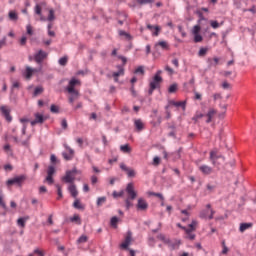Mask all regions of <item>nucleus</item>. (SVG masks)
<instances>
[{
  "label": "nucleus",
  "instance_id": "39448f33",
  "mask_svg": "<svg viewBox=\"0 0 256 256\" xmlns=\"http://www.w3.org/2000/svg\"><path fill=\"white\" fill-rule=\"evenodd\" d=\"M47 121V117H45L43 114L37 112L34 114V120L30 122V125L32 127H35V125H43Z\"/></svg>",
  "mask_w": 256,
  "mask_h": 256
},
{
  "label": "nucleus",
  "instance_id": "20e7f679",
  "mask_svg": "<svg viewBox=\"0 0 256 256\" xmlns=\"http://www.w3.org/2000/svg\"><path fill=\"white\" fill-rule=\"evenodd\" d=\"M27 177L25 175L16 176L14 178L8 179L6 181L7 187H11V185H17L18 187H23V181H25Z\"/></svg>",
  "mask_w": 256,
  "mask_h": 256
},
{
  "label": "nucleus",
  "instance_id": "2eb2a0df",
  "mask_svg": "<svg viewBox=\"0 0 256 256\" xmlns=\"http://www.w3.org/2000/svg\"><path fill=\"white\" fill-rule=\"evenodd\" d=\"M136 207L138 211H147V209H149V204L145 199L139 198Z\"/></svg>",
  "mask_w": 256,
  "mask_h": 256
},
{
  "label": "nucleus",
  "instance_id": "a18cd8bd",
  "mask_svg": "<svg viewBox=\"0 0 256 256\" xmlns=\"http://www.w3.org/2000/svg\"><path fill=\"white\" fill-rule=\"evenodd\" d=\"M56 189H57V193H58L57 199H62L63 198V190L61 189V185L56 184Z\"/></svg>",
  "mask_w": 256,
  "mask_h": 256
},
{
  "label": "nucleus",
  "instance_id": "603ef678",
  "mask_svg": "<svg viewBox=\"0 0 256 256\" xmlns=\"http://www.w3.org/2000/svg\"><path fill=\"white\" fill-rule=\"evenodd\" d=\"M50 111H51V113H59V106L52 104L50 106Z\"/></svg>",
  "mask_w": 256,
  "mask_h": 256
},
{
  "label": "nucleus",
  "instance_id": "393cba45",
  "mask_svg": "<svg viewBox=\"0 0 256 256\" xmlns=\"http://www.w3.org/2000/svg\"><path fill=\"white\" fill-rule=\"evenodd\" d=\"M147 29H149L150 31H153V29H155V31L153 32V35L155 37H157L159 35V32L161 31V28L159 26H153L151 24L147 25Z\"/></svg>",
  "mask_w": 256,
  "mask_h": 256
},
{
  "label": "nucleus",
  "instance_id": "ddd939ff",
  "mask_svg": "<svg viewBox=\"0 0 256 256\" xmlns=\"http://www.w3.org/2000/svg\"><path fill=\"white\" fill-rule=\"evenodd\" d=\"M47 55V52L39 50L38 53L35 54L34 59L36 63L41 64L43 63V60L47 59Z\"/></svg>",
  "mask_w": 256,
  "mask_h": 256
},
{
  "label": "nucleus",
  "instance_id": "aec40b11",
  "mask_svg": "<svg viewBox=\"0 0 256 256\" xmlns=\"http://www.w3.org/2000/svg\"><path fill=\"white\" fill-rule=\"evenodd\" d=\"M217 114V110L210 108L208 113L206 114L207 120L206 123H211L213 121V115Z\"/></svg>",
  "mask_w": 256,
  "mask_h": 256
},
{
  "label": "nucleus",
  "instance_id": "9d476101",
  "mask_svg": "<svg viewBox=\"0 0 256 256\" xmlns=\"http://www.w3.org/2000/svg\"><path fill=\"white\" fill-rule=\"evenodd\" d=\"M166 245L169 247L170 251H175L181 247V240H171V238H169V242L166 243Z\"/></svg>",
  "mask_w": 256,
  "mask_h": 256
},
{
  "label": "nucleus",
  "instance_id": "72a5a7b5",
  "mask_svg": "<svg viewBox=\"0 0 256 256\" xmlns=\"http://www.w3.org/2000/svg\"><path fill=\"white\" fill-rule=\"evenodd\" d=\"M70 221L72 223H77V225H81V217H79V215H77V214H75L73 217H71Z\"/></svg>",
  "mask_w": 256,
  "mask_h": 256
},
{
  "label": "nucleus",
  "instance_id": "7c9ffc66",
  "mask_svg": "<svg viewBox=\"0 0 256 256\" xmlns=\"http://www.w3.org/2000/svg\"><path fill=\"white\" fill-rule=\"evenodd\" d=\"M118 223H119V218L117 216H114L111 218V220H110L111 227H113L114 229H117Z\"/></svg>",
  "mask_w": 256,
  "mask_h": 256
},
{
  "label": "nucleus",
  "instance_id": "37998d69",
  "mask_svg": "<svg viewBox=\"0 0 256 256\" xmlns=\"http://www.w3.org/2000/svg\"><path fill=\"white\" fill-rule=\"evenodd\" d=\"M74 209H83V204H81V201L79 199H76L73 203Z\"/></svg>",
  "mask_w": 256,
  "mask_h": 256
},
{
  "label": "nucleus",
  "instance_id": "5fc2aeb1",
  "mask_svg": "<svg viewBox=\"0 0 256 256\" xmlns=\"http://www.w3.org/2000/svg\"><path fill=\"white\" fill-rule=\"evenodd\" d=\"M7 45V37H3L2 40H0V49H3Z\"/></svg>",
  "mask_w": 256,
  "mask_h": 256
},
{
  "label": "nucleus",
  "instance_id": "de8ad7c7",
  "mask_svg": "<svg viewBox=\"0 0 256 256\" xmlns=\"http://www.w3.org/2000/svg\"><path fill=\"white\" fill-rule=\"evenodd\" d=\"M26 221H27V218H19L17 220V224L19 225V227H25Z\"/></svg>",
  "mask_w": 256,
  "mask_h": 256
},
{
  "label": "nucleus",
  "instance_id": "58836bf2",
  "mask_svg": "<svg viewBox=\"0 0 256 256\" xmlns=\"http://www.w3.org/2000/svg\"><path fill=\"white\" fill-rule=\"evenodd\" d=\"M157 239H159L160 241H163L165 245L169 243V238L165 237V234H158Z\"/></svg>",
  "mask_w": 256,
  "mask_h": 256
},
{
  "label": "nucleus",
  "instance_id": "6e6d98bb",
  "mask_svg": "<svg viewBox=\"0 0 256 256\" xmlns=\"http://www.w3.org/2000/svg\"><path fill=\"white\" fill-rule=\"evenodd\" d=\"M26 31H27V35H30V36L33 35V27L30 24L26 26Z\"/></svg>",
  "mask_w": 256,
  "mask_h": 256
},
{
  "label": "nucleus",
  "instance_id": "052dcab7",
  "mask_svg": "<svg viewBox=\"0 0 256 256\" xmlns=\"http://www.w3.org/2000/svg\"><path fill=\"white\" fill-rule=\"evenodd\" d=\"M213 99L214 101H217L218 99H223V96L221 95V93H215L213 94Z\"/></svg>",
  "mask_w": 256,
  "mask_h": 256
},
{
  "label": "nucleus",
  "instance_id": "a211bd4d",
  "mask_svg": "<svg viewBox=\"0 0 256 256\" xmlns=\"http://www.w3.org/2000/svg\"><path fill=\"white\" fill-rule=\"evenodd\" d=\"M68 191H69L70 195H72V197H74V199H76V197L79 195V192L77 191V186H75V184H71L68 187Z\"/></svg>",
  "mask_w": 256,
  "mask_h": 256
},
{
  "label": "nucleus",
  "instance_id": "338daca9",
  "mask_svg": "<svg viewBox=\"0 0 256 256\" xmlns=\"http://www.w3.org/2000/svg\"><path fill=\"white\" fill-rule=\"evenodd\" d=\"M172 64L174 65V67H176V69H178V67H179V59L174 58V59L172 60Z\"/></svg>",
  "mask_w": 256,
  "mask_h": 256
},
{
  "label": "nucleus",
  "instance_id": "4c0bfd02",
  "mask_svg": "<svg viewBox=\"0 0 256 256\" xmlns=\"http://www.w3.org/2000/svg\"><path fill=\"white\" fill-rule=\"evenodd\" d=\"M47 21H55V10L54 9L49 10Z\"/></svg>",
  "mask_w": 256,
  "mask_h": 256
},
{
  "label": "nucleus",
  "instance_id": "79ce46f5",
  "mask_svg": "<svg viewBox=\"0 0 256 256\" xmlns=\"http://www.w3.org/2000/svg\"><path fill=\"white\" fill-rule=\"evenodd\" d=\"M69 60V58L67 56H64L62 58L59 59L58 63L59 65H61L62 67H65V65H67V61Z\"/></svg>",
  "mask_w": 256,
  "mask_h": 256
},
{
  "label": "nucleus",
  "instance_id": "a19ab883",
  "mask_svg": "<svg viewBox=\"0 0 256 256\" xmlns=\"http://www.w3.org/2000/svg\"><path fill=\"white\" fill-rule=\"evenodd\" d=\"M211 28L212 29H219V27H221V25H223V22H221V24H219V22L212 20L210 22Z\"/></svg>",
  "mask_w": 256,
  "mask_h": 256
},
{
  "label": "nucleus",
  "instance_id": "3c124183",
  "mask_svg": "<svg viewBox=\"0 0 256 256\" xmlns=\"http://www.w3.org/2000/svg\"><path fill=\"white\" fill-rule=\"evenodd\" d=\"M200 31H201V26L199 25H195L192 29L193 35H198Z\"/></svg>",
  "mask_w": 256,
  "mask_h": 256
},
{
  "label": "nucleus",
  "instance_id": "f257e3e1",
  "mask_svg": "<svg viewBox=\"0 0 256 256\" xmlns=\"http://www.w3.org/2000/svg\"><path fill=\"white\" fill-rule=\"evenodd\" d=\"M161 83H163V77L153 76L149 83L148 95H153L155 89H161Z\"/></svg>",
  "mask_w": 256,
  "mask_h": 256
},
{
  "label": "nucleus",
  "instance_id": "4be33fe9",
  "mask_svg": "<svg viewBox=\"0 0 256 256\" xmlns=\"http://www.w3.org/2000/svg\"><path fill=\"white\" fill-rule=\"evenodd\" d=\"M34 71L35 70L30 66H26V71L23 73V75L26 79H31V77H33Z\"/></svg>",
  "mask_w": 256,
  "mask_h": 256
},
{
  "label": "nucleus",
  "instance_id": "c756f323",
  "mask_svg": "<svg viewBox=\"0 0 256 256\" xmlns=\"http://www.w3.org/2000/svg\"><path fill=\"white\" fill-rule=\"evenodd\" d=\"M177 89H179V85L177 83H173L168 88V93H177Z\"/></svg>",
  "mask_w": 256,
  "mask_h": 256
},
{
  "label": "nucleus",
  "instance_id": "412c9836",
  "mask_svg": "<svg viewBox=\"0 0 256 256\" xmlns=\"http://www.w3.org/2000/svg\"><path fill=\"white\" fill-rule=\"evenodd\" d=\"M190 228L185 229V233L189 235V233H192V231H195L197 229V220H192L191 224H189Z\"/></svg>",
  "mask_w": 256,
  "mask_h": 256
},
{
  "label": "nucleus",
  "instance_id": "a878e982",
  "mask_svg": "<svg viewBox=\"0 0 256 256\" xmlns=\"http://www.w3.org/2000/svg\"><path fill=\"white\" fill-rule=\"evenodd\" d=\"M169 105H173L174 107H182V109L185 110L186 102L185 101L176 102V101L171 100L169 102Z\"/></svg>",
  "mask_w": 256,
  "mask_h": 256
},
{
  "label": "nucleus",
  "instance_id": "09e8293b",
  "mask_svg": "<svg viewBox=\"0 0 256 256\" xmlns=\"http://www.w3.org/2000/svg\"><path fill=\"white\" fill-rule=\"evenodd\" d=\"M203 41V36L200 34H194V43H201Z\"/></svg>",
  "mask_w": 256,
  "mask_h": 256
},
{
  "label": "nucleus",
  "instance_id": "f8f14e48",
  "mask_svg": "<svg viewBox=\"0 0 256 256\" xmlns=\"http://www.w3.org/2000/svg\"><path fill=\"white\" fill-rule=\"evenodd\" d=\"M75 85H81V82L79 80H77L76 78H72L70 81H69V84L66 88L67 92L68 93H73L74 91H77L75 89Z\"/></svg>",
  "mask_w": 256,
  "mask_h": 256
},
{
  "label": "nucleus",
  "instance_id": "473e14b6",
  "mask_svg": "<svg viewBox=\"0 0 256 256\" xmlns=\"http://www.w3.org/2000/svg\"><path fill=\"white\" fill-rule=\"evenodd\" d=\"M148 195H150V197H158L161 201H165V197H163V194L161 193L148 192Z\"/></svg>",
  "mask_w": 256,
  "mask_h": 256
},
{
  "label": "nucleus",
  "instance_id": "774afa93",
  "mask_svg": "<svg viewBox=\"0 0 256 256\" xmlns=\"http://www.w3.org/2000/svg\"><path fill=\"white\" fill-rule=\"evenodd\" d=\"M97 181H98L97 176H95V175L91 176V183H92V185H96Z\"/></svg>",
  "mask_w": 256,
  "mask_h": 256
},
{
  "label": "nucleus",
  "instance_id": "680f3d73",
  "mask_svg": "<svg viewBox=\"0 0 256 256\" xmlns=\"http://www.w3.org/2000/svg\"><path fill=\"white\" fill-rule=\"evenodd\" d=\"M161 163V158L159 156H155L153 159V165H159Z\"/></svg>",
  "mask_w": 256,
  "mask_h": 256
},
{
  "label": "nucleus",
  "instance_id": "0e129e2a",
  "mask_svg": "<svg viewBox=\"0 0 256 256\" xmlns=\"http://www.w3.org/2000/svg\"><path fill=\"white\" fill-rule=\"evenodd\" d=\"M61 127H62V129H67V127H68L67 119H63V120H62V122H61Z\"/></svg>",
  "mask_w": 256,
  "mask_h": 256
},
{
  "label": "nucleus",
  "instance_id": "e433bc0d",
  "mask_svg": "<svg viewBox=\"0 0 256 256\" xmlns=\"http://www.w3.org/2000/svg\"><path fill=\"white\" fill-rule=\"evenodd\" d=\"M8 17L10 19V21H17L19 19V16L17 15V13L10 11L8 14Z\"/></svg>",
  "mask_w": 256,
  "mask_h": 256
},
{
  "label": "nucleus",
  "instance_id": "c9c22d12",
  "mask_svg": "<svg viewBox=\"0 0 256 256\" xmlns=\"http://www.w3.org/2000/svg\"><path fill=\"white\" fill-rule=\"evenodd\" d=\"M106 202H107V197L102 196L97 199L96 205L97 207H101V205H103Z\"/></svg>",
  "mask_w": 256,
  "mask_h": 256
},
{
  "label": "nucleus",
  "instance_id": "49530a36",
  "mask_svg": "<svg viewBox=\"0 0 256 256\" xmlns=\"http://www.w3.org/2000/svg\"><path fill=\"white\" fill-rule=\"evenodd\" d=\"M207 217H209V210H202L200 212V218L201 219H207Z\"/></svg>",
  "mask_w": 256,
  "mask_h": 256
},
{
  "label": "nucleus",
  "instance_id": "0eeeda50",
  "mask_svg": "<svg viewBox=\"0 0 256 256\" xmlns=\"http://www.w3.org/2000/svg\"><path fill=\"white\" fill-rule=\"evenodd\" d=\"M126 193L128 194V199L131 201H135V199H137V192L135 191V186H133V183L127 184Z\"/></svg>",
  "mask_w": 256,
  "mask_h": 256
},
{
  "label": "nucleus",
  "instance_id": "6e6552de",
  "mask_svg": "<svg viewBox=\"0 0 256 256\" xmlns=\"http://www.w3.org/2000/svg\"><path fill=\"white\" fill-rule=\"evenodd\" d=\"M0 111L2 116L6 119L8 123H11L13 121V117L11 116V108L7 106H1Z\"/></svg>",
  "mask_w": 256,
  "mask_h": 256
},
{
  "label": "nucleus",
  "instance_id": "ea45409f",
  "mask_svg": "<svg viewBox=\"0 0 256 256\" xmlns=\"http://www.w3.org/2000/svg\"><path fill=\"white\" fill-rule=\"evenodd\" d=\"M34 13H35L36 15H38L39 17H41V15L43 14L41 5L36 4V6H35V8H34Z\"/></svg>",
  "mask_w": 256,
  "mask_h": 256
},
{
  "label": "nucleus",
  "instance_id": "c85d7f7f",
  "mask_svg": "<svg viewBox=\"0 0 256 256\" xmlns=\"http://www.w3.org/2000/svg\"><path fill=\"white\" fill-rule=\"evenodd\" d=\"M208 63L210 67H217L219 65V58L215 57L213 59L209 58Z\"/></svg>",
  "mask_w": 256,
  "mask_h": 256
},
{
  "label": "nucleus",
  "instance_id": "6ab92c4d",
  "mask_svg": "<svg viewBox=\"0 0 256 256\" xmlns=\"http://www.w3.org/2000/svg\"><path fill=\"white\" fill-rule=\"evenodd\" d=\"M69 97V103H75L76 99H79V91L74 90L73 92H68Z\"/></svg>",
  "mask_w": 256,
  "mask_h": 256
},
{
  "label": "nucleus",
  "instance_id": "2f4dec72",
  "mask_svg": "<svg viewBox=\"0 0 256 256\" xmlns=\"http://www.w3.org/2000/svg\"><path fill=\"white\" fill-rule=\"evenodd\" d=\"M119 35L120 37H125L128 41H131V39H133L131 34L125 32L124 30H119Z\"/></svg>",
  "mask_w": 256,
  "mask_h": 256
},
{
  "label": "nucleus",
  "instance_id": "864d4df0",
  "mask_svg": "<svg viewBox=\"0 0 256 256\" xmlns=\"http://www.w3.org/2000/svg\"><path fill=\"white\" fill-rule=\"evenodd\" d=\"M134 73H136V74H139V73H140V75H145V69H143V66H139V67L134 71Z\"/></svg>",
  "mask_w": 256,
  "mask_h": 256
},
{
  "label": "nucleus",
  "instance_id": "69168bd1",
  "mask_svg": "<svg viewBox=\"0 0 256 256\" xmlns=\"http://www.w3.org/2000/svg\"><path fill=\"white\" fill-rule=\"evenodd\" d=\"M34 253H35L36 255H39V256H45V253H43V251H41V250L38 249V248H36V249L34 250Z\"/></svg>",
  "mask_w": 256,
  "mask_h": 256
},
{
  "label": "nucleus",
  "instance_id": "5701e85b",
  "mask_svg": "<svg viewBox=\"0 0 256 256\" xmlns=\"http://www.w3.org/2000/svg\"><path fill=\"white\" fill-rule=\"evenodd\" d=\"M253 227V223H241L239 227L240 233H245L247 229H251Z\"/></svg>",
  "mask_w": 256,
  "mask_h": 256
},
{
  "label": "nucleus",
  "instance_id": "8fccbe9b",
  "mask_svg": "<svg viewBox=\"0 0 256 256\" xmlns=\"http://www.w3.org/2000/svg\"><path fill=\"white\" fill-rule=\"evenodd\" d=\"M207 51H208L207 48H200L198 52L199 57H205V55H207Z\"/></svg>",
  "mask_w": 256,
  "mask_h": 256
},
{
  "label": "nucleus",
  "instance_id": "7ed1b4c3",
  "mask_svg": "<svg viewBox=\"0 0 256 256\" xmlns=\"http://www.w3.org/2000/svg\"><path fill=\"white\" fill-rule=\"evenodd\" d=\"M77 173H79V170H77V168L67 170L65 176L62 177V181H64V183H71L73 185V183H75V177Z\"/></svg>",
  "mask_w": 256,
  "mask_h": 256
},
{
  "label": "nucleus",
  "instance_id": "cd10ccee",
  "mask_svg": "<svg viewBox=\"0 0 256 256\" xmlns=\"http://www.w3.org/2000/svg\"><path fill=\"white\" fill-rule=\"evenodd\" d=\"M121 75H125V69L122 66H118V71L112 74V77H121Z\"/></svg>",
  "mask_w": 256,
  "mask_h": 256
},
{
  "label": "nucleus",
  "instance_id": "e2e57ef3",
  "mask_svg": "<svg viewBox=\"0 0 256 256\" xmlns=\"http://www.w3.org/2000/svg\"><path fill=\"white\" fill-rule=\"evenodd\" d=\"M165 71H167L169 75H173L175 73V70L169 66H165Z\"/></svg>",
  "mask_w": 256,
  "mask_h": 256
},
{
  "label": "nucleus",
  "instance_id": "dca6fc26",
  "mask_svg": "<svg viewBox=\"0 0 256 256\" xmlns=\"http://www.w3.org/2000/svg\"><path fill=\"white\" fill-rule=\"evenodd\" d=\"M199 171H201L203 175H211V173H213V168L208 165H201L199 166Z\"/></svg>",
  "mask_w": 256,
  "mask_h": 256
},
{
  "label": "nucleus",
  "instance_id": "1a4fd4ad",
  "mask_svg": "<svg viewBox=\"0 0 256 256\" xmlns=\"http://www.w3.org/2000/svg\"><path fill=\"white\" fill-rule=\"evenodd\" d=\"M131 241H133V234L131 233V231H128L124 242L120 245L121 249H129Z\"/></svg>",
  "mask_w": 256,
  "mask_h": 256
},
{
  "label": "nucleus",
  "instance_id": "f03ea898",
  "mask_svg": "<svg viewBox=\"0 0 256 256\" xmlns=\"http://www.w3.org/2000/svg\"><path fill=\"white\" fill-rule=\"evenodd\" d=\"M210 161L214 167H221V163H225V156L217 155V151L210 152Z\"/></svg>",
  "mask_w": 256,
  "mask_h": 256
},
{
  "label": "nucleus",
  "instance_id": "9b49d317",
  "mask_svg": "<svg viewBox=\"0 0 256 256\" xmlns=\"http://www.w3.org/2000/svg\"><path fill=\"white\" fill-rule=\"evenodd\" d=\"M53 175H55V166H49L47 170V177H46V181L48 185H53L54 183Z\"/></svg>",
  "mask_w": 256,
  "mask_h": 256
},
{
  "label": "nucleus",
  "instance_id": "4d7b16f0",
  "mask_svg": "<svg viewBox=\"0 0 256 256\" xmlns=\"http://www.w3.org/2000/svg\"><path fill=\"white\" fill-rule=\"evenodd\" d=\"M125 203H126V209L129 210L131 209V207H133V203H131V200L129 198H127L125 200Z\"/></svg>",
  "mask_w": 256,
  "mask_h": 256
},
{
  "label": "nucleus",
  "instance_id": "13d9d810",
  "mask_svg": "<svg viewBox=\"0 0 256 256\" xmlns=\"http://www.w3.org/2000/svg\"><path fill=\"white\" fill-rule=\"evenodd\" d=\"M203 117H205V115L202 114V113L196 114V115L193 117V121H197L198 119H203Z\"/></svg>",
  "mask_w": 256,
  "mask_h": 256
},
{
  "label": "nucleus",
  "instance_id": "c03bdc74",
  "mask_svg": "<svg viewBox=\"0 0 256 256\" xmlns=\"http://www.w3.org/2000/svg\"><path fill=\"white\" fill-rule=\"evenodd\" d=\"M41 93H43V87L38 86V87H36V88L34 89L33 95H34V97H37V95H41Z\"/></svg>",
  "mask_w": 256,
  "mask_h": 256
},
{
  "label": "nucleus",
  "instance_id": "bf43d9fd",
  "mask_svg": "<svg viewBox=\"0 0 256 256\" xmlns=\"http://www.w3.org/2000/svg\"><path fill=\"white\" fill-rule=\"evenodd\" d=\"M140 5H147L148 3H153V0H138Z\"/></svg>",
  "mask_w": 256,
  "mask_h": 256
},
{
  "label": "nucleus",
  "instance_id": "f3484780",
  "mask_svg": "<svg viewBox=\"0 0 256 256\" xmlns=\"http://www.w3.org/2000/svg\"><path fill=\"white\" fill-rule=\"evenodd\" d=\"M134 127L136 128V130L138 132H141V131H143V129H145V124H143L142 119H135L134 120Z\"/></svg>",
  "mask_w": 256,
  "mask_h": 256
},
{
  "label": "nucleus",
  "instance_id": "b1692460",
  "mask_svg": "<svg viewBox=\"0 0 256 256\" xmlns=\"http://www.w3.org/2000/svg\"><path fill=\"white\" fill-rule=\"evenodd\" d=\"M157 47H161V49L167 51V49H169V44L167 43V41L162 40L155 44V49H157Z\"/></svg>",
  "mask_w": 256,
  "mask_h": 256
},
{
  "label": "nucleus",
  "instance_id": "423d86ee",
  "mask_svg": "<svg viewBox=\"0 0 256 256\" xmlns=\"http://www.w3.org/2000/svg\"><path fill=\"white\" fill-rule=\"evenodd\" d=\"M64 148L67 152H62V157L65 159V161H71L73 157H75V150H73L69 145L64 144Z\"/></svg>",
  "mask_w": 256,
  "mask_h": 256
},
{
  "label": "nucleus",
  "instance_id": "bb28decb",
  "mask_svg": "<svg viewBox=\"0 0 256 256\" xmlns=\"http://www.w3.org/2000/svg\"><path fill=\"white\" fill-rule=\"evenodd\" d=\"M120 151L122 153L129 154V153H131L132 149H131V146L129 144H124V145L120 146Z\"/></svg>",
  "mask_w": 256,
  "mask_h": 256
},
{
  "label": "nucleus",
  "instance_id": "4468645a",
  "mask_svg": "<svg viewBox=\"0 0 256 256\" xmlns=\"http://www.w3.org/2000/svg\"><path fill=\"white\" fill-rule=\"evenodd\" d=\"M120 169L124 171L127 174V177L129 178H133L136 175L135 170L127 167V165H125L124 163L120 164Z\"/></svg>",
  "mask_w": 256,
  "mask_h": 256
},
{
  "label": "nucleus",
  "instance_id": "f704fd0d",
  "mask_svg": "<svg viewBox=\"0 0 256 256\" xmlns=\"http://www.w3.org/2000/svg\"><path fill=\"white\" fill-rule=\"evenodd\" d=\"M87 241H89V237H87V235H82L78 238L77 244L81 245V243H87Z\"/></svg>",
  "mask_w": 256,
  "mask_h": 256
}]
</instances>
